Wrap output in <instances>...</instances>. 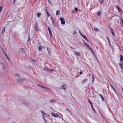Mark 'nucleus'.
<instances>
[{
	"label": "nucleus",
	"mask_w": 123,
	"mask_h": 123,
	"mask_svg": "<svg viewBox=\"0 0 123 123\" xmlns=\"http://www.w3.org/2000/svg\"><path fill=\"white\" fill-rule=\"evenodd\" d=\"M43 70H44L45 71H49L50 72H53L54 70V69H50L46 66L44 67Z\"/></svg>",
	"instance_id": "obj_1"
},
{
	"label": "nucleus",
	"mask_w": 123,
	"mask_h": 123,
	"mask_svg": "<svg viewBox=\"0 0 123 123\" xmlns=\"http://www.w3.org/2000/svg\"><path fill=\"white\" fill-rule=\"evenodd\" d=\"M60 20L61 21V24L62 25L65 24V20L63 18H60Z\"/></svg>",
	"instance_id": "obj_2"
},
{
	"label": "nucleus",
	"mask_w": 123,
	"mask_h": 123,
	"mask_svg": "<svg viewBox=\"0 0 123 123\" xmlns=\"http://www.w3.org/2000/svg\"><path fill=\"white\" fill-rule=\"evenodd\" d=\"M19 53L20 54H24L25 52L23 49L22 48H21L19 50Z\"/></svg>",
	"instance_id": "obj_3"
},
{
	"label": "nucleus",
	"mask_w": 123,
	"mask_h": 123,
	"mask_svg": "<svg viewBox=\"0 0 123 123\" xmlns=\"http://www.w3.org/2000/svg\"><path fill=\"white\" fill-rule=\"evenodd\" d=\"M38 25V24L37 23H36L34 26L35 29L37 31H38L39 30V29L37 27Z\"/></svg>",
	"instance_id": "obj_4"
},
{
	"label": "nucleus",
	"mask_w": 123,
	"mask_h": 123,
	"mask_svg": "<svg viewBox=\"0 0 123 123\" xmlns=\"http://www.w3.org/2000/svg\"><path fill=\"white\" fill-rule=\"evenodd\" d=\"M48 30H49V33L50 36L51 37H52V32H51V31L50 30V29L49 27H48Z\"/></svg>",
	"instance_id": "obj_5"
},
{
	"label": "nucleus",
	"mask_w": 123,
	"mask_h": 123,
	"mask_svg": "<svg viewBox=\"0 0 123 123\" xmlns=\"http://www.w3.org/2000/svg\"><path fill=\"white\" fill-rule=\"evenodd\" d=\"M87 78H85L81 82L82 84H83L85 83L87 81Z\"/></svg>",
	"instance_id": "obj_6"
},
{
	"label": "nucleus",
	"mask_w": 123,
	"mask_h": 123,
	"mask_svg": "<svg viewBox=\"0 0 123 123\" xmlns=\"http://www.w3.org/2000/svg\"><path fill=\"white\" fill-rule=\"evenodd\" d=\"M3 50L4 54H5V55L6 56V58L8 59V60L9 62H11V61L9 57L7 56L6 54L5 53V51Z\"/></svg>",
	"instance_id": "obj_7"
},
{
	"label": "nucleus",
	"mask_w": 123,
	"mask_h": 123,
	"mask_svg": "<svg viewBox=\"0 0 123 123\" xmlns=\"http://www.w3.org/2000/svg\"><path fill=\"white\" fill-rule=\"evenodd\" d=\"M74 54L78 56H79L80 55V54L79 52L76 51H74Z\"/></svg>",
	"instance_id": "obj_8"
},
{
	"label": "nucleus",
	"mask_w": 123,
	"mask_h": 123,
	"mask_svg": "<svg viewBox=\"0 0 123 123\" xmlns=\"http://www.w3.org/2000/svg\"><path fill=\"white\" fill-rule=\"evenodd\" d=\"M66 85H63L60 89H63L64 90L66 88Z\"/></svg>",
	"instance_id": "obj_9"
},
{
	"label": "nucleus",
	"mask_w": 123,
	"mask_h": 123,
	"mask_svg": "<svg viewBox=\"0 0 123 123\" xmlns=\"http://www.w3.org/2000/svg\"><path fill=\"white\" fill-rule=\"evenodd\" d=\"M52 115L54 116L57 117V116H59V115L57 114H55L54 113H51Z\"/></svg>",
	"instance_id": "obj_10"
},
{
	"label": "nucleus",
	"mask_w": 123,
	"mask_h": 123,
	"mask_svg": "<svg viewBox=\"0 0 123 123\" xmlns=\"http://www.w3.org/2000/svg\"><path fill=\"white\" fill-rule=\"evenodd\" d=\"M45 11L47 15V17H49L50 16V15L47 11V9H45Z\"/></svg>",
	"instance_id": "obj_11"
},
{
	"label": "nucleus",
	"mask_w": 123,
	"mask_h": 123,
	"mask_svg": "<svg viewBox=\"0 0 123 123\" xmlns=\"http://www.w3.org/2000/svg\"><path fill=\"white\" fill-rule=\"evenodd\" d=\"M1 65L2 66V68L3 69H4L5 68V67L4 64L2 63H1Z\"/></svg>",
	"instance_id": "obj_12"
},
{
	"label": "nucleus",
	"mask_w": 123,
	"mask_h": 123,
	"mask_svg": "<svg viewBox=\"0 0 123 123\" xmlns=\"http://www.w3.org/2000/svg\"><path fill=\"white\" fill-rule=\"evenodd\" d=\"M119 65L120 66V68L121 69H123V63L122 62H121L119 64Z\"/></svg>",
	"instance_id": "obj_13"
},
{
	"label": "nucleus",
	"mask_w": 123,
	"mask_h": 123,
	"mask_svg": "<svg viewBox=\"0 0 123 123\" xmlns=\"http://www.w3.org/2000/svg\"><path fill=\"white\" fill-rule=\"evenodd\" d=\"M40 86L41 87H42V88H43L44 89H47V90H51V89H50L47 88V87H44L42 85H41V86Z\"/></svg>",
	"instance_id": "obj_14"
},
{
	"label": "nucleus",
	"mask_w": 123,
	"mask_h": 123,
	"mask_svg": "<svg viewBox=\"0 0 123 123\" xmlns=\"http://www.w3.org/2000/svg\"><path fill=\"white\" fill-rule=\"evenodd\" d=\"M42 47L41 46H38V49L39 51H41L42 50Z\"/></svg>",
	"instance_id": "obj_15"
},
{
	"label": "nucleus",
	"mask_w": 123,
	"mask_h": 123,
	"mask_svg": "<svg viewBox=\"0 0 123 123\" xmlns=\"http://www.w3.org/2000/svg\"><path fill=\"white\" fill-rule=\"evenodd\" d=\"M48 51L50 55H51L50 50L48 47L47 48Z\"/></svg>",
	"instance_id": "obj_16"
},
{
	"label": "nucleus",
	"mask_w": 123,
	"mask_h": 123,
	"mask_svg": "<svg viewBox=\"0 0 123 123\" xmlns=\"http://www.w3.org/2000/svg\"><path fill=\"white\" fill-rule=\"evenodd\" d=\"M120 22L121 25L123 26V20L122 18H121Z\"/></svg>",
	"instance_id": "obj_17"
},
{
	"label": "nucleus",
	"mask_w": 123,
	"mask_h": 123,
	"mask_svg": "<svg viewBox=\"0 0 123 123\" xmlns=\"http://www.w3.org/2000/svg\"><path fill=\"white\" fill-rule=\"evenodd\" d=\"M83 42H84V45L85 46H86L88 48H89V45L84 41H83Z\"/></svg>",
	"instance_id": "obj_18"
},
{
	"label": "nucleus",
	"mask_w": 123,
	"mask_h": 123,
	"mask_svg": "<svg viewBox=\"0 0 123 123\" xmlns=\"http://www.w3.org/2000/svg\"><path fill=\"white\" fill-rule=\"evenodd\" d=\"M120 60L121 62L122 61H123V57L122 55H120Z\"/></svg>",
	"instance_id": "obj_19"
},
{
	"label": "nucleus",
	"mask_w": 123,
	"mask_h": 123,
	"mask_svg": "<svg viewBox=\"0 0 123 123\" xmlns=\"http://www.w3.org/2000/svg\"><path fill=\"white\" fill-rule=\"evenodd\" d=\"M116 7L117 8V10H118V11L119 12H121L122 11V10L121 9L119 8L118 7V6H116Z\"/></svg>",
	"instance_id": "obj_20"
},
{
	"label": "nucleus",
	"mask_w": 123,
	"mask_h": 123,
	"mask_svg": "<svg viewBox=\"0 0 123 123\" xmlns=\"http://www.w3.org/2000/svg\"><path fill=\"white\" fill-rule=\"evenodd\" d=\"M6 29L5 27L4 28L2 31V34H3L4 33V32H5V30Z\"/></svg>",
	"instance_id": "obj_21"
},
{
	"label": "nucleus",
	"mask_w": 123,
	"mask_h": 123,
	"mask_svg": "<svg viewBox=\"0 0 123 123\" xmlns=\"http://www.w3.org/2000/svg\"><path fill=\"white\" fill-rule=\"evenodd\" d=\"M23 80L21 78H19L18 79H17V81H22Z\"/></svg>",
	"instance_id": "obj_22"
},
{
	"label": "nucleus",
	"mask_w": 123,
	"mask_h": 123,
	"mask_svg": "<svg viewBox=\"0 0 123 123\" xmlns=\"http://www.w3.org/2000/svg\"><path fill=\"white\" fill-rule=\"evenodd\" d=\"M60 13V12L59 11L57 10L56 11V15H59Z\"/></svg>",
	"instance_id": "obj_23"
},
{
	"label": "nucleus",
	"mask_w": 123,
	"mask_h": 123,
	"mask_svg": "<svg viewBox=\"0 0 123 123\" xmlns=\"http://www.w3.org/2000/svg\"><path fill=\"white\" fill-rule=\"evenodd\" d=\"M41 13H38L37 14V16L38 17H39L41 15Z\"/></svg>",
	"instance_id": "obj_24"
},
{
	"label": "nucleus",
	"mask_w": 123,
	"mask_h": 123,
	"mask_svg": "<svg viewBox=\"0 0 123 123\" xmlns=\"http://www.w3.org/2000/svg\"><path fill=\"white\" fill-rule=\"evenodd\" d=\"M112 88L113 89V91H114V92H115V93H116V94L117 95V92L116 91V90L115 89V88H114V87H113Z\"/></svg>",
	"instance_id": "obj_25"
},
{
	"label": "nucleus",
	"mask_w": 123,
	"mask_h": 123,
	"mask_svg": "<svg viewBox=\"0 0 123 123\" xmlns=\"http://www.w3.org/2000/svg\"><path fill=\"white\" fill-rule=\"evenodd\" d=\"M55 102V100H50V102L51 103H54Z\"/></svg>",
	"instance_id": "obj_26"
},
{
	"label": "nucleus",
	"mask_w": 123,
	"mask_h": 123,
	"mask_svg": "<svg viewBox=\"0 0 123 123\" xmlns=\"http://www.w3.org/2000/svg\"><path fill=\"white\" fill-rule=\"evenodd\" d=\"M99 96H101V98L102 99L103 101H104V98L103 96L101 94H99Z\"/></svg>",
	"instance_id": "obj_27"
},
{
	"label": "nucleus",
	"mask_w": 123,
	"mask_h": 123,
	"mask_svg": "<svg viewBox=\"0 0 123 123\" xmlns=\"http://www.w3.org/2000/svg\"><path fill=\"white\" fill-rule=\"evenodd\" d=\"M83 38L85 39L87 42H88L89 41V40L87 39L86 37L85 36L84 37H83Z\"/></svg>",
	"instance_id": "obj_28"
},
{
	"label": "nucleus",
	"mask_w": 123,
	"mask_h": 123,
	"mask_svg": "<svg viewBox=\"0 0 123 123\" xmlns=\"http://www.w3.org/2000/svg\"><path fill=\"white\" fill-rule=\"evenodd\" d=\"M94 30L96 31H98V29L96 27H95L94 28Z\"/></svg>",
	"instance_id": "obj_29"
},
{
	"label": "nucleus",
	"mask_w": 123,
	"mask_h": 123,
	"mask_svg": "<svg viewBox=\"0 0 123 123\" xmlns=\"http://www.w3.org/2000/svg\"><path fill=\"white\" fill-rule=\"evenodd\" d=\"M15 76L17 77H19L20 75L19 74H15Z\"/></svg>",
	"instance_id": "obj_30"
},
{
	"label": "nucleus",
	"mask_w": 123,
	"mask_h": 123,
	"mask_svg": "<svg viewBox=\"0 0 123 123\" xmlns=\"http://www.w3.org/2000/svg\"><path fill=\"white\" fill-rule=\"evenodd\" d=\"M91 106L92 108V109L93 110V111H95V110L94 109V108L93 106V105H92V104H91Z\"/></svg>",
	"instance_id": "obj_31"
},
{
	"label": "nucleus",
	"mask_w": 123,
	"mask_h": 123,
	"mask_svg": "<svg viewBox=\"0 0 123 123\" xmlns=\"http://www.w3.org/2000/svg\"><path fill=\"white\" fill-rule=\"evenodd\" d=\"M100 14V12L99 11L98 12V13L97 15L98 16H99Z\"/></svg>",
	"instance_id": "obj_32"
},
{
	"label": "nucleus",
	"mask_w": 123,
	"mask_h": 123,
	"mask_svg": "<svg viewBox=\"0 0 123 123\" xmlns=\"http://www.w3.org/2000/svg\"><path fill=\"white\" fill-rule=\"evenodd\" d=\"M92 82H94V77L92 76Z\"/></svg>",
	"instance_id": "obj_33"
},
{
	"label": "nucleus",
	"mask_w": 123,
	"mask_h": 123,
	"mask_svg": "<svg viewBox=\"0 0 123 123\" xmlns=\"http://www.w3.org/2000/svg\"><path fill=\"white\" fill-rule=\"evenodd\" d=\"M99 1L100 2V4H102L103 3V0H100Z\"/></svg>",
	"instance_id": "obj_34"
},
{
	"label": "nucleus",
	"mask_w": 123,
	"mask_h": 123,
	"mask_svg": "<svg viewBox=\"0 0 123 123\" xmlns=\"http://www.w3.org/2000/svg\"><path fill=\"white\" fill-rule=\"evenodd\" d=\"M76 33V32L75 30H74L73 31V34L74 35H75Z\"/></svg>",
	"instance_id": "obj_35"
},
{
	"label": "nucleus",
	"mask_w": 123,
	"mask_h": 123,
	"mask_svg": "<svg viewBox=\"0 0 123 123\" xmlns=\"http://www.w3.org/2000/svg\"><path fill=\"white\" fill-rule=\"evenodd\" d=\"M28 36H29V37H28V41H29L30 40V34H28Z\"/></svg>",
	"instance_id": "obj_36"
},
{
	"label": "nucleus",
	"mask_w": 123,
	"mask_h": 123,
	"mask_svg": "<svg viewBox=\"0 0 123 123\" xmlns=\"http://www.w3.org/2000/svg\"><path fill=\"white\" fill-rule=\"evenodd\" d=\"M2 6H1L0 7V13L2 9Z\"/></svg>",
	"instance_id": "obj_37"
},
{
	"label": "nucleus",
	"mask_w": 123,
	"mask_h": 123,
	"mask_svg": "<svg viewBox=\"0 0 123 123\" xmlns=\"http://www.w3.org/2000/svg\"><path fill=\"white\" fill-rule=\"evenodd\" d=\"M89 48V49H90V50H91L93 53H94V52L93 51V50L91 48H90V47H89V48Z\"/></svg>",
	"instance_id": "obj_38"
},
{
	"label": "nucleus",
	"mask_w": 123,
	"mask_h": 123,
	"mask_svg": "<svg viewBox=\"0 0 123 123\" xmlns=\"http://www.w3.org/2000/svg\"><path fill=\"white\" fill-rule=\"evenodd\" d=\"M22 103L24 105H27V106L28 105L26 103H25V102H23Z\"/></svg>",
	"instance_id": "obj_39"
},
{
	"label": "nucleus",
	"mask_w": 123,
	"mask_h": 123,
	"mask_svg": "<svg viewBox=\"0 0 123 123\" xmlns=\"http://www.w3.org/2000/svg\"><path fill=\"white\" fill-rule=\"evenodd\" d=\"M74 10L76 12H77L78 11V9L77 8H75Z\"/></svg>",
	"instance_id": "obj_40"
},
{
	"label": "nucleus",
	"mask_w": 123,
	"mask_h": 123,
	"mask_svg": "<svg viewBox=\"0 0 123 123\" xmlns=\"http://www.w3.org/2000/svg\"><path fill=\"white\" fill-rule=\"evenodd\" d=\"M88 101L89 102V103L91 104H91H92L91 102V101L90 100H88Z\"/></svg>",
	"instance_id": "obj_41"
},
{
	"label": "nucleus",
	"mask_w": 123,
	"mask_h": 123,
	"mask_svg": "<svg viewBox=\"0 0 123 123\" xmlns=\"http://www.w3.org/2000/svg\"><path fill=\"white\" fill-rule=\"evenodd\" d=\"M41 113L43 114H44L45 115H46V114L43 111H42Z\"/></svg>",
	"instance_id": "obj_42"
},
{
	"label": "nucleus",
	"mask_w": 123,
	"mask_h": 123,
	"mask_svg": "<svg viewBox=\"0 0 123 123\" xmlns=\"http://www.w3.org/2000/svg\"><path fill=\"white\" fill-rule=\"evenodd\" d=\"M81 35L83 37V38L85 36V35H83L82 34H81Z\"/></svg>",
	"instance_id": "obj_43"
},
{
	"label": "nucleus",
	"mask_w": 123,
	"mask_h": 123,
	"mask_svg": "<svg viewBox=\"0 0 123 123\" xmlns=\"http://www.w3.org/2000/svg\"><path fill=\"white\" fill-rule=\"evenodd\" d=\"M107 39L108 41H110V40L109 39V38L108 37H107Z\"/></svg>",
	"instance_id": "obj_44"
},
{
	"label": "nucleus",
	"mask_w": 123,
	"mask_h": 123,
	"mask_svg": "<svg viewBox=\"0 0 123 123\" xmlns=\"http://www.w3.org/2000/svg\"><path fill=\"white\" fill-rule=\"evenodd\" d=\"M110 85L111 86L112 88L113 87L111 84H110Z\"/></svg>",
	"instance_id": "obj_45"
},
{
	"label": "nucleus",
	"mask_w": 123,
	"mask_h": 123,
	"mask_svg": "<svg viewBox=\"0 0 123 123\" xmlns=\"http://www.w3.org/2000/svg\"><path fill=\"white\" fill-rule=\"evenodd\" d=\"M48 2L49 3L51 4V2H50V1L49 0H48Z\"/></svg>",
	"instance_id": "obj_46"
},
{
	"label": "nucleus",
	"mask_w": 123,
	"mask_h": 123,
	"mask_svg": "<svg viewBox=\"0 0 123 123\" xmlns=\"http://www.w3.org/2000/svg\"><path fill=\"white\" fill-rule=\"evenodd\" d=\"M110 29L111 31H112V28L111 27H110Z\"/></svg>",
	"instance_id": "obj_47"
},
{
	"label": "nucleus",
	"mask_w": 123,
	"mask_h": 123,
	"mask_svg": "<svg viewBox=\"0 0 123 123\" xmlns=\"http://www.w3.org/2000/svg\"><path fill=\"white\" fill-rule=\"evenodd\" d=\"M112 35L114 36H115V35L113 32H112Z\"/></svg>",
	"instance_id": "obj_48"
},
{
	"label": "nucleus",
	"mask_w": 123,
	"mask_h": 123,
	"mask_svg": "<svg viewBox=\"0 0 123 123\" xmlns=\"http://www.w3.org/2000/svg\"><path fill=\"white\" fill-rule=\"evenodd\" d=\"M80 74H82V72L81 71H80Z\"/></svg>",
	"instance_id": "obj_49"
},
{
	"label": "nucleus",
	"mask_w": 123,
	"mask_h": 123,
	"mask_svg": "<svg viewBox=\"0 0 123 123\" xmlns=\"http://www.w3.org/2000/svg\"><path fill=\"white\" fill-rule=\"evenodd\" d=\"M114 17V16H113V15H111V18H113V17Z\"/></svg>",
	"instance_id": "obj_50"
},
{
	"label": "nucleus",
	"mask_w": 123,
	"mask_h": 123,
	"mask_svg": "<svg viewBox=\"0 0 123 123\" xmlns=\"http://www.w3.org/2000/svg\"><path fill=\"white\" fill-rule=\"evenodd\" d=\"M79 33H80V35H81V32L80 31V30H79Z\"/></svg>",
	"instance_id": "obj_51"
},
{
	"label": "nucleus",
	"mask_w": 123,
	"mask_h": 123,
	"mask_svg": "<svg viewBox=\"0 0 123 123\" xmlns=\"http://www.w3.org/2000/svg\"><path fill=\"white\" fill-rule=\"evenodd\" d=\"M37 86H41V85H39V84H38L37 85Z\"/></svg>",
	"instance_id": "obj_52"
},
{
	"label": "nucleus",
	"mask_w": 123,
	"mask_h": 123,
	"mask_svg": "<svg viewBox=\"0 0 123 123\" xmlns=\"http://www.w3.org/2000/svg\"><path fill=\"white\" fill-rule=\"evenodd\" d=\"M52 24H54V21H52Z\"/></svg>",
	"instance_id": "obj_53"
},
{
	"label": "nucleus",
	"mask_w": 123,
	"mask_h": 123,
	"mask_svg": "<svg viewBox=\"0 0 123 123\" xmlns=\"http://www.w3.org/2000/svg\"><path fill=\"white\" fill-rule=\"evenodd\" d=\"M50 19H51V20H52V19H53V18L52 17H51L50 18Z\"/></svg>",
	"instance_id": "obj_54"
},
{
	"label": "nucleus",
	"mask_w": 123,
	"mask_h": 123,
	"mask_svg": "<svg viewBox=\"0 0 123 123\" xmlns=\"http://www.w3.org/2000/svg\"><path fill=\"white\" fill-rule=\"evenodd\" d=\"M15 0H14V2H13V4H14V2H15Z\"/></svg>",
	"instance_id": "obj_55"
},
{
	"label": "nucleus",
	"mask_w": 123,
	"mask_h": 123,
	"mask_svg": "<svg viewBox=\"0 0 123 123\" xmlns=\"http://www.w3.org/2000/svg\"><path fill=\"white\" fill-rule=\"evenodd\" d=\"M68 111L71 114V112L69 111Z\"/></svg>",
	"instance_id": "obj_56"
},
{
	"label": "nucleus",
	"mask_w": 123,
	"mask_h": 123,
	"mask_svg": "<svg viewBox=\"0 0 123 123\" xmlns=\"http://www.w3.org/2000/svg\"><path fill=\"white\" fill-rule=\"evenodd\" d=\"M109 43H110V41H108Z\"/></svg>",
	"instance_id": "obj_57"
},
{
	"label": "nucleus",
	"mask_w": 123,
	"mask_h": 123,
	"mask_svg": "<svg viewBox=\"0 0 123 123\" xmlns=\"http://www.w3.org/2000/svg\"><path fill=\"white\" fill-rule=\"evenodd\" d=\"M52 21H54L53 19L52 20H51Z\"/></svg>",
	"instance_id": "obj_58"
},
{
	"label": "nucleus",
	"mask_w": 123,
	"mask_h": 123,
	"mask_svg": "<svg viewBox=\"0 0 123 123\" xmlns=\"http://www.w3.org/2000/svg\"><path fill=\"white\" fill-rule=\"evenodd\" d=\"M111 33H112V32H113L112 31H111Z\"/></svg>",
	"instance_id": "obj_59"
},
{
	"label": "nucleus",
	"mask_w": 123,
	"mask_h": 123,
	"mask_svg": "<svg viewBox=\"0 0 123 123\" xmlns=\"http://www.w3.org/2000/svg\"><path fill=\"white\" fill-rule=\"evenodd\" d=\"M109 44H110V45H111V43H109Z\"/></svg>",
	"instance_id": "obj_60"
},
{
	"label": "nucleus",
	"mask_w": 123,
	"mask_h": 123,
	"mask_svg": "<svg viewBox=\"0 0 123 123\" xmlns=\"http://www.w3.org/2000/svg\"><path fill=\"white\" fill-rule=\"evenodd\" d=\"M44 49H45V47H44Z\"/></svg>",
	"instance_id": "obj_61"
},
{
	"label": "nucleus",
	"mask_w": 123,
	"mask_h": 123,
	"mask_svg": "<svg viewBox=\"0 0 123 123\" xmlns=\"http://www.w3.org/2000/svg\"><path fill=\"white\" fill-rule=\"evenodd\" d=\"M33 61H34V62H35V60H33Z\"/></svg>",
	"instance_id": "obj_62"
}]
</instances>
